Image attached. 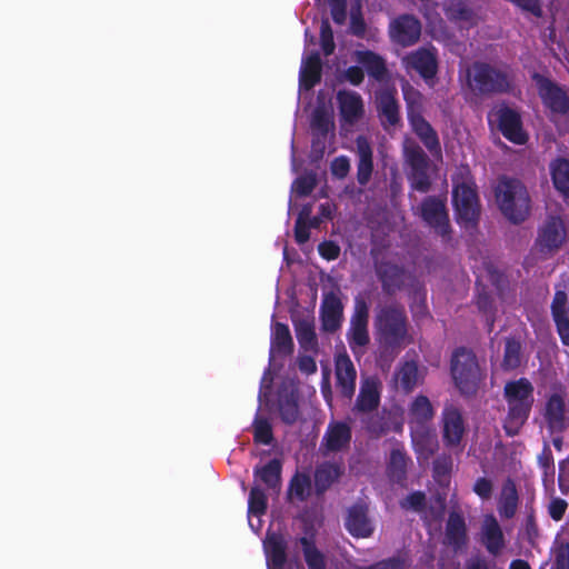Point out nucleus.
Here are the masks:
<instances>
[{
  "instance_id": "e433bc0d",
  "label": "nucleus",
  "mask_w": 569,
  "mask_h": 569,
  "mask_svg": "<svg viewBox=\"0 0 569 569\" xmlns=\"http://www.w3.org/2000/svg\"><path fill=\"white\" fill-rule=\"evenodd\" d=\"M523 360L522 345L517 337H507L505 339L503 357L500 368L508 372L517 370Z\"/></svg>"
},
{
  "instance_id": "ddd939ff",
  "label": "nucleus",
  "mask_w": 569,
  "mask_h": 569,
  "mask_svg": "<svg viewBox=\"0 0 569 569\" xmlns=\"http://www.w3.org/2000/svg\"><path fill=\"white\" fill-rule=\"evenodd\" d=\"M532 79L543 106L551 113L565 116L569 112V96L562 87L540 73H535Z\"/></svg>"
},
{
  "instance_id": "37998d69",
  "label": "nucleus",
  "mask_w": 569,
  "mask_h": 569,
  "mask_svg": "<svg viewBox=\"0 0 569 569\" xmlns=\"http://www.w3.org/2000/svg\"><path fill=\"white\" fill-rule=\"evenodd\" d=\"M311 489V479L307 473L297 472L289 481L288 497L306 501Z\"/></svg>"
},
{
  "instance_id": "412c9836",
  "label": "nucleus",
  "mask_w": 569,
  "mask_h": 569,
  "mask_svg": "<svg viewBox=\"0 0 569 569\" xmlns=\"http://www.w3.org/2000/svg\"><path fill=\"white\" fill-rule=\"evenodd\" d=\"M396 96V88H386L376 93L378 117L385 128L395 127L400 122V108Z\"/></svg>"
},
{
  "instance_id": "13d9d810",
  "label": "nucleus",
  "mask_w": 569,
  "mask_h": 569,
  "mask_svg": "<svg viewBox=\"0 0 569 569\" xmlns=\"http://www.w3.org/2000/svg\"><path fill=\"white\" fill-rule=\"evenodd\" d=\"M320 44L325 56H330L333 53L336 44L333 40V31L328 19H323L321 21Z\"/></svg>"
},
{
  "instance_id": "4d7b16f0",
  "label": "nucleus",
  "mask_w": 569,
  "mask_h": 569,
  "mask_svg": "<svg viewBox=\"0 0 569 569\" xmlns=\"http://www.w3.org/2000/svg\"><path fill=\"white\" fill-rule=\"evenodd\" d=\"M369 321V305L362 297L355 298L353 312L351 315V326H367Z\"/></svg>"
},
{
  "instance_id": "58836bf2",
  "label": "nucleus",
  "mask_w": 569,
  "mask_h": 569,
  "mask_svg": "<svg viewBox=\"0 0 569 569\" xmlns=\"http://www.w3.org/2000/svg\"><path fill=\"white\" fill-rule=\"evenodd\" d=\"M366 428L369 433L380 437L389 431L399 432L402 427L400 423L392 421L390 412L383 410L371 415L367 420Z\"/></svg>"
},
{
  "instance_id": "6e6d98bb",
  "label": "nucleus",
  "mask_w": 569,
  "mask_h": 569,
  "mask_svg": "<svg viewBox=\"0 0 569 569\" xmlns=\"http://www.w3.org/2000/svg\"><path fill=\"white\" fill-rule=\"evenodd\" d=\"M367 31V23L362 14V7L359 1L351 6L350 32L355 37L363 38Z\"/></svg>"
},
{
  "instance_id": "9b49d317",
  "label": "nucleus",
  "mask_w": 569,
  "mask_h": 569,
  "mask_svg": "<svg viewBox=\"0 0 569 569\" xmlns=\"http://www.w3.org/2000/svg\"><path fill=\"white\" fill-rule=\"evenodd\" d=\"M435 410L427 396L419 395L408 409V423L413 442H426L430 439L427 425L433 419Z\"/></svg>"
},
{
  "instance_id": "a19ab883",
  "label": "nucleus",
  "mask_w": 569,
  "mask_h": 569,
  "mask_svg": "<svg viewBox=\"0 0 569 569\" xmlns=\"http://www.w3.org/2000/svg\"><path fill=\"white\" fill-rule=\"evenodd\" d=\"M299 543L308 569H327L326 556L317 548L313 539L301 537Z\"/></svg>"
},
{
  "instance_id": "3c124183",
  "label": "nucleus",
  "mask_w": 569,
  "mask_h": 569,
  "mask_svg": "<svg viewBox=\"0 0 569 569\" xmlns=\"http://www.w3.org/2000/svg\"><path fill=\"white\" fill-rule=\"evenodd\" d=\"M311 213V208L305 206L298 214L295 223V240L298 244H303L310 239V226L307 223V219Z\"/></svg>"
},
{
  "instance_id": "864d4df0",
  "label": "nucleus",
  "mask_w": 569,
  "mask_h": 569,
  "mask_svg": "<svg viewBox=\"0 0 569 569\" xmlns=\"http://www.w3.org/2000/svg\"><path fill=\"white\" fill-rule=\"evenodd\" d=\"M453 459L449 453H441L436 457L432 462V473L437 482H441L443 478H448L452 471Z\"/></svg>"
},
{
  "instance_id": "f03ea898",
  "label": "nucleus",
  "mask_w": 569,
  "mask_h": 569,
  "mask_svg": "<svg viewBox=\"0 0 569 569\" xmlns=\"http://www.w3.org/2000/svg\"><path fill=\"white\" fill-rule=\"evenodd\" d=\"M507 415L502 427L508 437L517 436L528 421L535 403V387L528 378L509 380L503 387Z\"/></svg>"
},
{
  "instance_id": "2eb2a0df",
  "label": "nucleus",
  "mask_w": 569,
  "mask_h": 569,
  "mask_svg": "<svg viewBox=\"0 0 569 569\" xmlns=\"http://www.w3.org/2000/svg\"><path fill=\"white\" fill-rule=\"evenodd\" d=\"M421 23L413 14H400L389 24V37L401 47H410L419 41Z\"/></svg>"
},
{
  "instance_id": "338daca9",
  "label": "nucleus",
  "mask_w": 569,
  "mask_h": 569,
  "mask_svg": "<svg viewBox=\"0 0 569 569\" xmlns=\"http://www.w3.org/2000/svg\"><path fill=\"white\" fill-rule=\"evenodd\" d=\"M331 174L338 179H345L350 171V161L346 156L335 158L330 166Z\"/></svg>"
},
{
  "instance_id": "bf43d9fd",
  "label": "nucleus",
  "mask_w": 569,
  "mask_h": 569,
  "mask_svg": "<svg viewBox=\"0 0 569 569\" xmlns=\"http://www.w3.org/2000/svg\"><path fill=\"white\" fill-rule=\"evenodd\" d=\"M567 302V293L563 290H556L550 306L552 319L569 317Z\"/></svg>"
},
{
  "instance_id": "6ab92c4d",
  "label": "nucleus",
  "mask_w": 569,
  "mask_h": 569,
  "mask_svg": "<svg viewBox=\"0 0 569 569\" xmlns=\"http://www.w3.org/2000/svg\"><path fill=\"white\" fill-rule=\"evenodd\" d=\"M343 319V305L339 296L330 291L323 295L320 306L321 329L326 332H336Z\"/></svg>"
},
{
  "instance_id": "c9c22d12",
  "label": "nucleus",
  "mask_w": 569,
  "mask_h": 569,
  "mask_svg": "<svg viewBox=\"0 0 569 569\" xmlns=\"http://www.w3.org/2000/svg\"><path fill=\"white\" fill-rule=\"evenodd\" d=\"M380 391L375 380H367L360 388L355 408L360 412H372L379 407Z\"/></svg>"
},
{
  "instance_id": "20e7f679",
  "label": "nucleus",
  "mask_w": 569,
  "mask_h": 569,
  "mask_svg": "<svg viewBox=\"0 0 569 569\" xmlns=\"http://www.w3.org/2000/svg\"><path fill=\"white\" fill-rule=\"evenodd\" d=\"M388 249L389 243L372 241L369 254L382 292L387 296H395L406 288L410 274L403 264L387 257Z\"/></svg>"
},
{
  "instance_id": "a211bd4d",
  "label": "nucleus",
  "mask_w": 569,
  "mask_h": 569,
  "mask_svg": "<svg viewBox=\"0 0 569 569\" xmlns=\"http://www.w3.org/2000/svg\"><path fill=\"white\" fill-rule=\"evenodd\" d=\"M336 385L342 397L350 399L356 390L357 370L347 352L335 358Z\"/></svg>"
},
{
  "instance_id": "72a5a7b5",
  "label": "nucleus",
  "mask_w": 569,
  "mask_h": 569,
  "mask_svg": "<svg viewBox=\"0 0 569 569\" xmlns=\"http://www.w3.org/2000/svg\"><path fill=\"white\" fill-rule=\"evenodd\" d=\"M519 495L517 486L511 478H507L502 483L501 493L498 502V511L501 517L511 519L515 517L518 508Z\"/></svg>"
},
{
  "instance_id": "49530a36",
  "label": "nucleus",
  "mask_w": 569,
  "mask_h": 569,
  "mask_svg": "<svg viewBox=\"0 0 569 569\" xmlns=\"http://www.w3.org/2000/svg\"><path fill=\"white\" fill-rule=\"evenodd\" d=\"M397 379L406 392H410L417 385L418 366L415 361H406L397 372Z\"/></svg>"
},
{
  "instance_id": "5fc2aeb1",
  "label": "nucleus",
  "mask_w": 569,
  "mask_h": 569,
  "mask_svg": "<svg viewBox=\"0 0 569 569\" xmlns=\"http://www.w3.org/2000/svg\"><path fill=\"white\" fill-rule=\"evenodd\" d=\"M402 93L407 104V117H410V113L422 112V94L419 90L407 82L402 87Z\"/></svg>"
},
{
  "instance_id": "de8ad7c7",
  "label": "nucleus",
  "mask_w": 569,
  "mask_h": 569,
  "mask_svg": "<svg viewBox=\"0 0 569 569\" xmlns=\"http://www.w3.org/2000/svg\"><path fill=\"white\" fill-rule=\"evenodd\" d=\"M347 340L353 353L362 349L370 342V336L367 326H351L347 332Z\"/></svg>"
},
{
  "instance_id": "a18cd8bd",
  "label": "nucleus",
  "mask_w": 569,
  "mask_h": 569,
  "mask_svg": "<svg viewBox=\"0 0 569 569\" xmlns=\"http://www.w3.org/2000/svg\"><path fill=\"white\" fill-rule=\"evenodd\" d=\"M268 509V498L264 491L258 486L254 485L248 498V515L260 517L267 512Z\"/></svg>"
},
{
  "instance_id": "dca6fc26",
  "label": "nucleus",
  "mask_w": 569,
  "mask_h": 569,
  "mask_svg": "<svg viewBox=\"0 0 569 569\" xmlns=\"http://www.w3.org/2000/svg\"><path fill=\"white\" fill-rule=\"evenodd\" d=\"M543 419L550 435H562L568 428L565 392H552L547 397Z\"/></svg>"
},
{
  "instance_id": "c85d7f7f",
  "label": "nucleus",
  "mask_w": 569,
  "mask_h": 569,
  "mask_svg": "<svg viewBox=\"0 0 569 569\" xmlns=\"http://www.w3.org/2000/svg\"><path fill=\"white\" fill-rule=\"evenodd\" d=\"M549 169L555 190L569 204V159L557 157L550 162Z\"/></svg>"
},
{
  "instance_id": "774afa93",
  "label": "nucleus",
  "mask_w": 569,
  "mask_h": 569,
  "mask_svg": "<svg viewBox=\"0 0 569 569\" xmlns=\"http://www.w3.org/2000/svg\"><path fill=\"white\" fill-rule=\"evenodd\" d=\"M318 252L321 258L332 261L338 259L340 254V247L338 243L331 240H325L319 243L318 246Z\"/></svg>"
},
{
  "instance_id": "aec40b11",
  "label": "nucleus",
  "mask_w": 569,
  "mask_h": 569,
  "mask_svg": "<svg viewBox=\"0 0 569 569\" xmlns=\"http://www.w3.org/2000/svg\"><path fill=\"white\" fill-rule=\"evenodd\" d=\"M336 98L340 119L343 123L353 126L363 117V101L358 92L343 89L337 92Z\"/></svg>"
},
{
  "instance_id": "c03bdc74",
  "label": "nucleus",
  "mask_w": 569,
  "mask_h": 569,
  "mask_svg": "<svg viewBox=\"0 0 569 569\" xmlns=\"http://www.w3.org/2000/svg\"><path fill=\"white\" fill-rule=\"evenodd\" d=\"M312 134L328 136L335 129L333 117L323 107L315 109L311 117Z\"/></svg>"
},
{
  "instance_id": "bb28decb",
  "label": "nucleus",
  "mask_w": 569,
  "mask_h": 569,
  "mask_svg": "<svg viewBox=\"0 0 569 569\" xmlns=\"http://www.w3.org/2000/svg\"><path fill=\"white\" fill-rule=\"evenodd\" d=\"M482 543L489 555L497 557L505 548L506 541L500 525L493 516H488L482 526Z\"/></svg>"
},
{
  "instance_id": "393cba45",
  "label": "nucleus",
  "mask_w": 569,
  "mask_h": 569,
  "mask_svg": "<svg viewBox=\"0 0 569 569\" xmlns=\"http://www.w3.org/2000/svg\"><path fill=\"white\" fill-rule=\"evenodd\" d=\"M408 121L412 131L430 152L440 150L438 133L426 120L422 112H417L415 114L410 113Z\"/></svg>"
},
{
  "instance_id": "79ce46f5",
  "label": "nucleus",
  "mask_w": 569,
  "mask_h": 569,
  "mask_svg": "<svg viewBox=\"0 0 569 569\" xmlns=\"http://www.w3.org/2000/svg\"><path fill=\"white\" fill-rule=\"evenodd\" d=\"M297 340L305 350H312L317 347V335L313 321L305 318L293 321Z\"/></svg>"
},
{
  "instance_id": "09e8293b",
  "label": "nucleus",
  "mask_w": 569,
  "mask_h": 569,
  "mask_svg": "<svg viewBox=\"0 0 569 569\" xmlns=\"http://www.w3.org/2000/svg\"><path fill=\"white\" fill-rule=\"evenodd\" d=\"M445 12L452 22H473L475 20V11L462 1L451 3Z\"/></svg>"
},
{
  "instance_id": "c756f323",
  "label": "nucleus",
  "mask_w": 569,
  "mask_h": 569,
  "mask_svg": "<svg viewBox=\"0 0 569 569\" xmlns=\"http://www.w3.org/2000/svg\"><path fill=\"white\" fill-rule=\"evenodd\" d=\"M282 462L273 458L266 465L256 466L253 469L254 482H262L268 489L279 491L281 488Z\"/></svg>"
},
{
  "instance_id": "f3484780",
  "label": "nucleus",
  "mask_w": 569,
  "mask_h": 569,
  "mask_svg": "<svg viewBox=\"0 0 569 569\" xmlns=\"http://www.w3.org/2000/svg\"><path fill=\"white\" fill-rule=\"evenodd\" d=\"M497 119L498 129L507 140L516 144L527 142L528 136L522 129L521 117L516 110L502 107L497 111Z\"/></svg>"
},
{
  "instance_id": "69168bd1",
  "label": "nucleus",
  "mask_w": 569,
  "mask_h": 569,
  "mask_svg": "<svg viewBox=\"0 0 569 569\" xmlns=\"http://www.w3.org/2000/svg\"><path fill=\"white\" fill-rule=\"evenodd\" d=\"M333 22L338 26L345 24L347 20V0H328Z\"/></svg>"
},
{
  "instance_id": "7ed1b4c3",
  "label": "nucleus",
  "mask_w": 569,
  "mask_h": 569,
  "mask_svg": "<svg viewBox=\"0 0 569 569\" xmlns=\"http://www.w3.org/2000/svg\"><path fill=\"white\" fill-rule=\"evenodd\" d=\"M495 197L499 210L511 223L520 224L530 216L531 198L519 179L501 177L495 189Z\"/></svg>"
},
{
  "instance_id": "7c9ffc66",
  "label": "nucleus",
  "mask_w": 569,
  "mask_h": 569,
  "mask_svg": "<svg viewBox=\"0 0 569 569\" xmlns=\"http://www.w3.org/2000/svg\"><path fill=\"white\" fill-rule=\"evenodd\" d=\"M266 552L269 569H283L287 562V541L282 535L268 536Z\"/></svg>"
},
{
  "instance_id": "4468645a",
  "label": "nucleus",
  "mask_w": 569,
  "mask_h": 569,
  "mask_svg": "<svg viewBox=\"0 0 569 569\" xmlns=\"http://www.w3.org/2000/svg\"><path fill=\"white\" fill-rule=\"evenodd\" d=\"M407 69H412L429 86L435 83L438 73V58L436 49L419 48L403 58Z\"/></svg>"
},
{
  "instance_id": "f704fd0d",
  "label": "nucleus",
  "mask_w": 569,
  "mask_h": 569,
  "mask_svg": "<svg viewBox=\"0 0 569 569\" xmlns=\"http://www.w3.org/2000/svg\"><path fill=\"white\" fill-rule=\"evenodd\" d=\"M322 61L318 52H312L305 60L300 70V86L310 90L321 81Z\"/></svg>"
},
{
  "instance_id": "473e14b6",
  "label": "nucleus",
  "mask_w": 569,
  "mask_h": 569,
  "mask_svg": "<svg viewBox=\"0 0 569 569\" xmlns=\"http://www.w3.org/2000/svg\"><path fill=\"white\" fill-rule=\"evenodd\" d=\"M358 62L365 68L369 77L377 81H383L388 77L386 60L371 50L359 51L357 53Z\"/></svg>"
},
{
  "instance_id": "423d86ee",
  "label": "nucleus",
  "mask_w": 569,
  "mask_h": 569,
  "mask_svg": "<svg viewBox=\"0 0 569 569\" xmlns=\"http://www.w3.org/2000/svg\"><path fill=\"white\" fill-rule=\"evenodd\" d=\"M472 89L482 96L508 93L512 88V76L506 68L488 62H475Z\"/></svg>"
},
{
  "instance_id": "052dcab7",
  "label": "nucleus",
  "mask_w": 569,
  "mask_h": 569,
  "mask_svg": "<svg viewBox=\"0 0 569 569\" xmlns=\"http://www.w3.org/2000/svg\"><path fill=\"white\" fill-rule=\"evenodd\" d=\"M408 559L406 556L397 555L387 559L377 561L365 569H406L408 567Z\"/></svg>"
},
{
  "instance_id": "5701e85b",
  "label": "nucleus",
  "mask_w": 569,
  "mask_h": 569,
  "mask_svg": "<svg viewBox=\"0 0 569 569\" xmlns=\"http://www.w3.org/2000/svg\"><path fill=\"white\" fill-rule=\"evenodd\" d=\"M358 163H357V181L365 187L369 183L373 172V152L372 148L365 136H358L356 139Z\"/></svg>"
},
{
  "instance_id": "680f3d73",
  "label": "nucleus",
  "mask_w": 569,
  "mask_h": 569,
  "mask_svg": "<svg viewBox=\"0 0 569 569\" xmlns=\"http://www.w3.org/2000/svg\"><path fill=\"white\" fill-rule=\"evenodd\" d=\"M400 507L405 510L422 511L426 507V493L413 491L400 501Z\"/></svg>"
},
{
  "instance_id": "603ef678",
  "label": "nucleus",
  "mask_w": 569,
  "mask_h": 569,
  "mask_svg": "<svg viewBox=\"0 0 569 569\" xmlns=\"http://www.w3.org/2000/svg\"><path fill=\"white\" fill-rule=\"evenodd\" d=\"M317 174L313 171L299 176L292 184V190L298 197H308L317 187Z\"/></svg>"
},
{
  "instance_id": "0eeeda50",
  "label": "nucleus",
  "mask_w": 569,
  "mask_h": 569,
  "mask_svg": "<svg viewBox=\"0 0 569 569\" xmlns=\"http://www.w3.org/2000/svg\"><path fill=\"white\" fill-rule=\"evenodd\" d=\"M567 234L565 219L559 214H549L538 228L535 247L538 252L551 256L563 246Z\"/></svg>"
},
{
  "instance_id": "8fccbe9b",
  "label": "nucleus",
  "mask_w": 569,
  "mask_h": 569,
  "mask_svg": "<svg viewBox=\"0 0 569 569\" xmlns=\"http://www.w3.org/2000/svg\"><path fill=\"white\" fill-rule=\"evenodd\" d=\"M252 426L253 441L258 445H271L273 440L271 423L264 418L256 417Z\"/></svg>"
},
{
  "instance_id": "a878e982",
  "label": "nucleus",
  "mask_w": 569,
  "mask_h": 569,
  "mask_svg": "<svg viewBox=\"0 0 569 569\" xmlns=\"http://www.w3.org/2000/svg\"><path fill=\"white\" fill-rule=\"evenodd\" d=\"M467 540V526L463 516L451 511L446 525L445 542L457 551L466 546Z\"/></svg>"
},
{
  "instance_id": "cd10ccee",
  "label": "nucleus",
  "mask_w": 569,
  "mask_h": 569,
  "mask_svg": "<svg viewBox=\"0 0 569 569\" xmlns=\"http://www.w3.org/2000/svg\"><path fill=\"white\" fill-rule=\"evenodd\" d=\"M342 473V466L336 462L326 461L317 466L313 473L316 495L322 496Z\"/></svg>"
},
{
  "instance_id": "f257e3e1",
  "label": "nucleus",
  "mask_w": 569,
  "mask_h": 569,
  "mask_svg": "<svg viewBox=\"0 0 569 569\" xmlns=\"http://www.w3.org/2000/svg\"><path fill=\"white\" fill-rule=\"evenodd\" d=\"M372 327L381 359L393 360L412 342L409 319L402 305L390 303L377 308Z\"/></svg>"
},
{
  "instance_id": "39448f33",
  "label": "nucleus",
  "mask_w": 569,
  "mask_h": 569,
  "mask_svg": "<svg viewBox=\"0 0 569 569\" xmlns=\"http://www.w3.org/2000/svg\"><path fill=\"white\" fill-rule=\"evenodd\" d=\"M450 369L460 393L469 396L477 392L481 372L477 356L471 350L458 348L452 355Z\"/></svg>"
},
{
  "instance_id": "ea45409f",
  "label": "nucleus",
  "mask_w": 569,
  "mask_h": 569,
  "mask_svg": "<svg viewBox=\"0 0 569 569\" xmlns=\"http://www.w3.org/2000/svg\"><path fill=\"white\" fill-rule=\"evenodd\" d=\"M410 458L403 449H392L387 466L388 477L397 483L405 481L407 478V467Z\"/></svg>"
},
{
  "instance_id": "e2e57ef3",
  "label": "nucleus",
  "mask_w": 569,
  "mask_h": 569,
  "mask_svg": "<svg viewBox=\"0 0 569 569\" xmlns=\"http://www.w3.org/2000/svg\"><path fill=\"white\" fill-rule=\"evenodd\" d=\"M476 305H477L478 309L486 315V317H487L486 320H487V323L489 327L488 331L490 332L492 330L493 322H495V312H493V308H492L491 297L486 292L480 293L477 297Z\"/></svg>"
},
{
  "instance_id": "2f4dec72",
  "label": "nucleus",
  "mask_w": 569,
  "mask_h": 569,
  "mask_svg": "<svg viewBox=\"0 0 569 569\" xmlns=\"http://www.w3.org/2000/svg\"><path fill=\"white\" fill-rule=\"evenodd\" d=\"M293 348L295 345L288 325L277 322L273 326L271 333V356H290L293 352Z\"/></svg>"
},
{
  "instance_id": "f8f14e48",
  "label": "nucleus",
  "mask_w": 569,
  "mask_h": 569,
  "mask_svg": "<svg viewBox=\"0 0 569 569\" xmlns=\"http://www.w3.org/2000/svg\"><path fill=\"white\" fill-rule=\"evenodd\" d=\"M466 433V422L461 410L455 405H447L441 412V436L443 446L450 450L461 451Z\"/></svg>"
},
{
  "instance_id": "b1692460",
  "label": "nucleus",
  "mask_w": 569,
  "mask_h": 569,
  "mask_svg": "<svg viewBox=\"0 0 569 569\" xmlns=\"http://www.w3.org/2000/svg\"><path fill=\"white\" fill-rule=\"evenodd\" d=\"M345 525L349 533L356 538H368L373 532L367 507L363 505H353L349 509Z\"/></svg>"
},
{
  "instance_id": "4be33fe9",
  "label": "nucleus",
  "mask_w": 569,
  "mask_h": 569,
  "mask_svg": "<svg viewBox=\"0 0 569 569\" xmlns=\"http://www.w3.org/2000/svg\"><path fill=\"white\" fill-rule=\"evenodd\" d=\"M352 432L346 422H332L328 426L320 448L328 452H339L349 447Z\"/></svg>"
},
{
  "instance_id": "4c0bfd02",
  "label": "nucleus",
  "mask_w": 569,
  "mask_h": 569,
  "mask_svg": "<svg viewBox=\"0 0 569 569\" xmlns=\"http://www.w3.org/2000/svg\"><path fill=\"white\" fill-rule=\"evenodd\" d=\"M278 411L283 423L291 426L298 421L300 411L298 396L295 391H284L279 393Z\"/></svg>"
},
{
  "instance_id": "6e6552de",
  "label": "nucleus",
  "mask_w": 569,
  "mask_h": 569,
  "mask_svg": "<svg viewBox=\"0 0 569 569\" xmlns=\"http://www.w3.org/2000/svg\"><path fill=\"white\" fill-rule=\"evenodd\" d=\"M406 162L410 171L408 172V181L412 190L427 193L431 189V179L429 176V157L422 148L412 143L405 148Z\"/></svg>"
},
{
  "instance_id": "9d476101",
  "label": "nucleus",
  "mask_w": 569,
  "mask_h": 569,
  "mask_svg": "<svg viewBox=\"0 0 569 569\" xmlns=\"http://www.w3.org/2000/svg\"><path fill=\"white\" fill-rule=\"evenodd\" d=\"M419 209L422 221L445 241L450 240L451 227L446 199L428 196L421 201Z\"/></svg>"
},
{
  "instance_id": "1a4fd4ad",
  "label": "nucleus",
  "mask_w": 569,
  "mask_h": 569,
  "mask_svg": "<svg viewBox=\"0 0 569 569\" xmlns=\"http://www.w3.org/2000/svg\"><path fill=\"white\" fill-rule=\"evenodd\" d=\"M452 203L457 213V221L461 226L476 227L480 216L478 194L475 188L461 182L452 189Z\"/></svg>"
},
{
  "instance_id": "0e129e2a",
  "label": "nucleus",
  "mask_w": 569,
  "mask_h": 569,
  "mask_svg": "<svg viewBox=\"0 0 569 569\" xmlns=\"http://www.w3.org/2000/svg\"><path fill=\"white\" fill-rule=\"evenodd\" d=\"M551 569H569V542L562 541L556 547Z\"/></svg>"
}]
</instances>
